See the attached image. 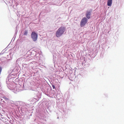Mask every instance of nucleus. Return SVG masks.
<instances>
[{
	"instance_id": "obj_1",
	"label": "nucleus",
	"mask_w": 124,
	"mask_h": 124,
	"mask_svg": "<svg viewBox=\"0 0 124 124\" xmlns=\"http://www.w3.org/2000/svg\"><path fill=\"white\" fill-rule=\"evenodd\" d=\"M87 19L86 17L83 18L82 19L80 22V25L81 27H84L87 23Z\"/></svg>"
},
{
	"instance_id": "obj_2",
	"label": "nucleus",
	"mask_w": 124,
	"mask_h": 124,
	"mask_svg": "<svg viewBox=\"0 0 124 124\" xmlns=\"http://www.w3.org/2000/svg\"><path fill=\"white\" fill-rule=\"evenodd\" d=\"M31 39L34 41H36L37 39V34L34 32H32L31 34Z\"/></svg>"
},
{
	"instance_id": "obj_3",
	"label": "nucleus",
	"mask_w": 124,
	"mask_h": 124,
	"mask_svg": "<svg viewBox=\"0 0 124 124\" xmlns=\"http://www.w3.org/2000/svg\"><path fill=\"white\" fill-rule=\"evenodd\" d=\"M66 30V29L63 26L60 27L58 30H57V31H59V32L62 33H64L65 32V31Z\"/></svg>"
},
{
	"instance_id": "obj_4",
	"label": "nucleus",
	"mask_w": 124,
	"mask_h": 124,
	"mask_svg": "<svg viewBox=\"0 0 124 124\" xmlns=\"http://www.w3.org/2000/svg\"><path fill=\"white\" fill-rule=\"evenodd\" d=\"M64 33L63 32H59V31H57L56 32V36L57 37H60Z\"/></svg>"
},
{
	"instance_id": "obj_5",
	"label": "nucleus",
	"mask_w": 124,
	"mask_h": 124,
	"mask_svg": "<svg viewBox=\"0 0 124 124\" xmlns=\"http://www.w3.org/2000/svg\"><path fill=\"white\" fill-rule=\"evenodd\" d=\"M112 0H108L107 1V5L109 6H111L112 3Z\"/></svg>"
},
{
	"instance_id": "obj_6",
	"label": "nucleus",
	"mask_w": 124,
	"mask_h": 124,
	"mask_svg": "<svg viewBox=\"0 0 124 124\" xmlns=\"http://www.w3.org/2000/svg\"><path fill=\"white\" fill-rule=\"evenodd\" d=\"M91 12L89 11H87L86 13V16H90L91 15Z\"/></svg>"
},
{
	"instance_id": "obj_7",
	"label": "nucleus",
	"mask_w": 124,
	"mask_h": 124,
	"mask_svg": "<svg viewBox=\"0 0 124 124\" xmlns=\"http://www.w3.org/2000/svg\"><path fill=\"white\" fill-rule=\"evenodd\" d=\"M27 31H24V35H27Z\"/></svg>"
},
{
	"instance_id": "obj_8",
	"label": "nucleus",
	"mask_w": 124,
	"mask_h": 124,
	"mask_svg": "<svg viewBox=\"0 0 124 124\" xmlns=\"http://www.w3.org/2000/svg\"><path fill=\"white\" fill-rule=\"evenodd\" d=\"M2 70V68L1 67H0V75L1 74V72Z\"/></svg>"
},
{
	"instance_id": "obj_9",
	"label": "nucleus",
	"mask_w": 124,
	"mask_h": 124,
	"mask_svg": "<svg viewBox=\"0 0 124 124\" xmlns=\"http://www.w3.org/2000/svg\"><path fill=\"white\" fill-rule=\"evenodd\" d=\"M52 86L53 89H55V86L54 85H52Z\"/></svg>"
},
{
	"instance_id": "obj_10",
	"label": "nucleus",
	"mask_w": 124,
	"mask_h": 124,
	"mask_svg": "<svg viewBox=\"0 0 124 124\" xmlns=\"http://www.w3.org/2000/svg\"><path fill=\"white\" fill-rule=\"evenodd\" d=\"M86 17H87V18H88V19H89V18H90V16H86Z\"/></svg>"
},
{
	"instance_id": "obj_11",
	"label": "nucleus",
	"mask_w": 124,
	"mask_h": 124,
	"mask_svg": "<svg viewBox=\"0 0 124 124\" xmlns=\"http://www.w3.org/2000/svg\"><path fill=\"white\" fill-rule=\"evenodd\" d=\"M7 99V100L8 99L7 98V99Z\"/></svg>"
}]
</instances>
